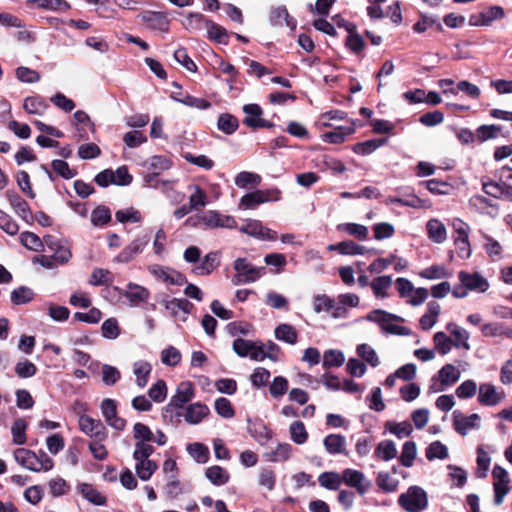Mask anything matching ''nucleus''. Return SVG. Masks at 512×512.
Returning a JSON list of instances; mask_svg holds the SVG:
<instances>
[{"mask_svg": "<svg viewBox=\"0 0 512 512\" xmlns=\"http://www.w3.org/2000/svg\"><path fill=\"white\" fill-rule=\"evenodd\" d=\"M80 430L93 439L106 440L108 432L104 424L88 415H81L79 418Z\"/></svg>", "mask_w": 512, "mask_h": 512, "instance_id": "obj_7", "label": "nucleus"}, {"mask_svg": "<svg viewBox=\"0 0 512 512\" xmlns=\"http://www.w3.org/2000/svg\"><path fill=\"white\" fill-rule=\"evenodd\" d=\"M313 311L317 314L325 312L333 319H339L336 315L337 298L333 299L326 294H316L312 299Z\"/></svg>", "mask_w": 512, "mask_h": 512, "instance_id": "obj_23", "label": "nucleus"}, {"mask_svg": "<svg viewBox=\"0 0 512 512\" xmlns=\"http://www.w3.org/2000/svg\"><path fill=\"white\" fill-rule=\"evenodd\" d=\"M502 130L500 125H481L476 129V138L479 142H485L498 137Z\"/></svg>", "mask_w": 512, "mask_h": 512, "instance_id": "obj_55", "label": "nucleus"}, {"mask_svg": "<svg viewBox=\"0 0 512 512\" xmlns=\"http://www.w3.org/2000/svg\"><path fill=\"white\" fill-rule=\"evenodd\" d=\"M142 22L146 23L149 28L161 32L169 30V19L162 12L145 11L139 16Z\"/></svg>", "mask_w": 512, "mask_h": 512, "instance_id": "obj_24", "label": "nucleus"}, {"mask_svg": "<svg viewBox=\"0 0 512 512\" xmlns=\"http://www.w3.org/2000/svg\"><path fill=\"white\" fill-rule=\"evenodd\" d=\"M236 274L232 278L234 285L254 283L265 274V267L255 266L247 258H237L233 263Z\"/></svg>", "mask_w": 512, "mask_h": 512, "instance_id": "obj_2", "label": "nucleus"}, {"mask_svg": "<svg viewBox=\"0 0 512 512\" xmlns=\"http://www.w3.org/2000/svg\"><path fill=\"white\" fill-rule=\"evenodd\" d=\"M337 230L347 233L358 240H366L368 238V228L357 223H341L337 225Z\"/></svg>", "mask_w": 512, "mask_h": 512, "instance_id": "obj_43", "label": "nucleus"}, {"mask_svg": "<svg viewBox=\"0 0 512 512\" xmlns=\"http://www.w3.org/2000/svg\"><path fill=\"white\" fill-rule=\"evenodd\" d=\"M14 458L18 464L33 472H38L37 454L31 450L18 448L14 451Z\"/></svg>", "mask_w": 512, "mask_h": 512, "instance_id": "obj_29", "label": "nucleus"}, {"mask_svg": "<svg viewBox=\"0 0 512 512\" xmlns=\"http://www.w3.org/2000/svg\"><path fill=\"white\" fill-rule=\"evenodd\" d=\"M323 445L329 455L348 456L346 438L341 434H329L323 440Z\"/></svg>", "mask_w": 512, "mask_h": 512, "instance_id": "obj_22", "label": "nucleus"}, {"mask_svg": "<svg viewBox=\"0 0 512 512\" xmlns=\"http://www.w3.org/2000/svg\"><path fill=\"white\" fill-rule=\"evenodd\" d=\"M427 235L435 243H443L447 239L445 225L438 219H430L426 224Z\"/></svg>", "mask_w": 512, "mask_h": 512, "instance_id": "obj_32", "label": "nucleus"}, {"mask_svg": "<svg viewBox=\"0 0 512 512\" xmlns=\"http://www.w3.org/2000/svg\"><path fill=\"white\" fill-rule=\"evenodd\" d=\"M205 31L208 34V38L221 44L228 42V33L225 28L209 20Z\"/></svg>", "mask_w": 512, "mask_h": 512, "instance_id": "obj_51", "label": "nucleus"}, {"mask_svg": "<svg viewBox=\"0 0 512 512\" xmlns=\"http://www.w3.org/2000/svg\"><path fill=\"white\" fill-rule=\"evenodd\" d=\"M292 450L289 443H279L274 449L265 453V458L269 462L286 461L291 457Z\"/></svg>", "mask_w": 512, "mask_h": 512, "instance_id": "obj_39", "label": "nucleus"}, {"mask_svg": "<svg viewBox=\"0 0 512 512\" xmlns=\"http://www.w3.org/2000/svg\"><path fill=\"white\" fill-rule=\"evenodd\" d=\"M480 426V416L473 413L469 416H465L459 410L453 412V427L457 433L465 436L469 431L478 429Z\"/></svg>", "mask_w": 512, "mask_h": 512, "instance_id": "obj_15", "label": "nucleus"}, {"mask_svg": "<svg viewBox=\"0 0 512 512\" xmlns=\"http://www.w3.org/2000/svg\"><path fill=\"white\" fill-rule=\"evenodd\" d=\"M374 454L381 460L390 461L396 457L397 448L392 440H383L378 443Z\"/></svg>", "mask_w": 512, "mask_h": 512, "instance_id": "obj_46", "label": "nucleus"}, {"mask_svg": "<svg viewBox=\"0 0 512 512\" xmlns=\"http://www.w3.org/2000/svg\"><path fill=\"white\" fill-rule=\"evenodd\" d=\"M149 241L150 237L147 234L136 237L114 258V262H130L132 259H134L135 256L143 252L144 248L148 245Z\"/></svg>", "mask_w": 512, "mask_h": 512, "instance_id": "obj_10", "label": "nucleus"}, {"mask_svg": "<svg viewBox=\"0 0 512 512\" xmlns=\"http://www.w3.org/2000/svg\"><path fill=\"white\" fill-rule=\"evenodd\" d=\"M387 143V138L382 139H370L364 142H359L354 145L353 151L362 156L369 155L377 150L379 147Z\"/></svg>", "mask_w": 512, "mask_h": 512, "instance_id": "obj_45", "label": "nucleus"}, {"mask_svg": "<svg viewBox=\"0 0 512 512\" xmlns=\"http://www.w3.org/2000/svg\"><path fill=\"white\" fill-rule=\"evenodd\" d=\"M239 123L235 116L229 113H223L219 116L217 127L227 135L233 134L238 129Z\"/></svg>", "mask_w": 512, "mask_h": 512, "instance_id": "obj_50", "label": "nucleus"}, {"mask_svg": "<svg viewBox=\"0 0 512 512\" xmlns=\"http://www.w3.org/2000/svg\"><path fill=\"white\" fill-rule=\"evenodd\" d=\"M392 283V276H378L370 282V287L377 299H385L389 296L387 291L392 286Z\"/></svg>", "mask_w": 512, "mask_h": 512, "instance_id": "obj_33", "label": "nucleus"}, {"mask_svg": "<svg viewBox=\"0 0 512 512\" xmlns=\"http://www.w3.org/2000/svg\"><path fill=\"white\" fill-rule=\"evenodd\" d=\"M151 172H158L169 170L172 167L170 158L162 155H155L150 157L144 164Z\"/></svg>", "mask_w": 512, "mask_h": 512, "instance_id": "obj_49", "label": "nucleus"}, {"mask_svg": "<svg viewBox=\"0 0 512 512\" xmlns=\"http://www.w3.org/2000/svg\"><path fill=\"white\" fill-rule=\"evenodd\" d=\"M154 451V448H148L142 445L138 446L137 450L133 452V459L136 462L135 472L142 481H148L158 469L157 463L149 459Z\"/></svg>", "mask_w": 512, "mask_h": 512, "instance_id": "obj_3", "label": "nucleus"}, {"mask_svg": "<svg viewBox=\"0 0 512 512\" xmlns=\"http://www.w3.org/2000/svg\"><path fill=\"white\" fill-rule=\"evenodd\" d=\"M503 399V394L490 383H482L479 386L478 402L484 406H495Z\"/></svg>", "mask_w": 512, "mask_h": 512, "instance_id": "obj_25", "label": "nucleus"}, {"mask_svg": "<svg viewBox=\"0 0 512 512\" xmlns=\"http://www.w3.org/2000/svg\"><path fill=\"white\" fill-rule=\"evenodd\" d=\"M44 242L51 250H54L53 257L55 259L56 264L63 265L70 260L72 255L69 248L60 245L54 237H45Z\"/></svg>", "mask_w": 512, "mask_h": 512, "instance_id": "obj_31", "label": "nucleus"}, {"mask_svg": "<svg viewBox=\"0 0 512 512\" xmlns=\"http://www.w3.org/2000/svg\"><path fill=\"white\" fill-rule=\"evenodd\" d=\"M398 504L407 512H421L428 505L427 493L419 486H410L399 496Z\"/></svg>", "mask_w": 512, "mask_h": 512, "instance_id": "obj_4", "label": "nucleus"}, {"mask_svg": "<svg viewBox=\"0 0 512 512\" xmlns=\"http://www.w3.org/2000/svg\"><path fill=\"white\" fill-rule=\"evenodd\" d=\"M365 319L369 322L376 323L382 332L387 334L409 336L412 333L408 327L398 324V322L404 321L402 317L382 309H376L369 312L365 316Z\"/></svg>", "mask_w": 512, "mask_h": 512, "instance_id": "obj_1", "label": "nucleus"}, {"mask_svg": "<svg viewBox=\"0 0 512 512\" xmlns=\"http://www.w3.org/2000/svg\"><path fill=\"white\" fill-rule=\"evenodd\" d=\"M23 108L29 114L41 115L47 108V104L41 97L31 96L25 98Z\"/></svg>", "mask_w": 512, "mask_h": 512, "instance_id": "obj_54", "label": "nucleus"}, {"mask_svg": "<svg viewBox=\"0 0 512 512\" xmlns=\"http://www.w3.org/2000/svg\"><path fill=\"white\" fill-rule=\"evenodd\" d=\"M195 396V388L192 382L182 381L178 384L176 393L173 395L167 405V408H182Z\"/></svg>", "mask_w": 512, "mask_h": 512, "instance_id": "obj_16", "label": "nucleus"}, {"mask_svg": "<svg viewBox=\"0 0 512 512\" xmlns=\"http://www.w3.org/2000/svg\"><path fill=\"white\" fill-rule=\"evenodd\" d=\"M148 270L155 278L168 285L182 286L187 284L185 275L169 267L153 264L149 266Z\"/></svg>", "mask_w": 512, "mask_h": 512, "instance_id": "obj_5", "label": "nucleus"}, {"mask_svg": "<svg viewBox=\"0 0 512 512\" xmlns=\"http://www.w3.org/2000/svg\"><path fill=\"white\" fill-rule=\"evenodd\" d=\"M355 132L354 123L351 121L348 125L338 126L333 131L326 132L323 140L331 144H340L346 140V137Z\"/></svg>", "mask_w": 512, "mask_h": 512, "instance_id": "obj_30", "label": "nucleus"}, {"mask_svg": "<svg viewBox=\"0 0 512 512\" xmlns=\"http://www.w3.org/2000/svg\"><path fill=\"white\" fill-rule=\"evenodd\" d=\"M219 264L217 253L210 252L204 256L200 264L192 269L196 275H209Z\"/></svg>", "mask_w": 512, "mask_h": 512, "instance_id": "obj_38", "label": "nucleus"}, {"mask_svg": "<svg viewBox=\"0 0 512 512\" xmlns=\"http://www.w3.org/2000/svg\"><path fill=\"white\" fill-rule=\"evenodd\" d=\"M113 281L112 273L109 270L95 268L88 283L92 286L108 285Z\"/></svg>", "mask_w": 512, "mask_h": 512, "instance_id": "obj_62", "label": "nucleus"}, {"mask_svg": "<svg viewBox=\"0 0 512 512\" xmlns=\"http://www.w3.org/2000/svg\"><path fill=\"white\" fill-rule=\"evenodd\" d=\"M270 21L273 25H283L284 23L291 27H295V22L289 18L288 11L285 7L273 8L270 12Z\"/></svg>", "mask_w": 512, "mask_h": 512, "instance_id": "obj_57", "label": "nucleus"}, {"mask_svg": "<svg viewBox=\"0 0 512 512\" xmlns=\"http://www.w3.org/2000/svg\"><path fill=\"white\" fill-rule=\"evenodd\" d=\"M205 476L215 486H223L230 480L229 472L219 465L208 467Z\"/></svg>", "mask_w": 512, "mask_h": 512, "instance_id": "obj_34", "label": "nucleus"}, {"mask_svg": "<svg viewBox=\"0 0 512 512\" xmlns=\"http://www.w3.org/2000/svg\"><path fill=\"white\" fill-rule=\"evenodd\" d=\"M246 114L243 123L250 128H270L273 126L269 121L261 118L262 108L258 104H246L243 106Z\"/></svg>", "mask_w": 512, "mask_h": 512, "instance_id": "obj_17", "label": "nucleus"}, {"mask_svg": "<svg viewBox=\"0 0 512 512\" xmlns=\"http://www.w3.org/2000/svg\"><path fill=\"white\" fill-rule=\"evenodd\" d=\"M360 298L353 293H343L337 296V308L335 309L336 315L339 319H345L349 315V307H358Z\"/></svg>", "mask_w": 512, "mask_h": 512, "instance_id": "obj_27", "label": "nucleus"}, {"mask_svg": "<svg viewBox=\"0 0 512 512\" xmlns=\"http://www.w3.org/2000/svg\"><path fill=\"white\" fill-rule=\"evenodd\" d=\"M460 376L461 372L457 367H455L453 364H445L438 371V380L441 384V387H434V385H431L430 389H433L435 392L443 391L446 387L452 386L458 382Z\"/></svg>", "mask_w": 512, "mask_h": 512, "instance_id": "obj_19", "label": "nucleus"}, {"mask_svg": "<svg viewBox=\"0 0 512 512\" xmlns=\"http://www.w3.org/2000/svg\"><path fill=\"white\" fill-rule=\"evenodd\" d=\"M133 437L136 440L134 450H137L138 446H144L148 448H154L150 442L154 440V433L151 429L143 423H135L133 426Z\"/></svg>", "mask_w": 512, "mask_h": 512, "instance_id": "obj_28", "label": "nucleus"}, {"mask_svg": "<svg viewBox=\"0 0 512 512\" xmlns=\"http://www.w3.org/2000/svg\"><path fill=\"white\" fill-rule=\"evenodd\" d=\"M505 12L500 6H491L482 11L479 15L470 17V25L472 26H489L495 20L502 19Z\"/></svg>", "mask_w": 512, "mask_h": 512, "instance_id": "obj_21", "label": "nucleus"}, {"mask_svg": "<svg viewBox=\"0 0 512 512\" xmlns=\"http://www.w3.org/2000/svg\"><path fill=\"white\" fill-rule=\"evenodd\" d=\"M233 350L240 357H250L255 361H263L264 354L260 347V342H253L242 338H237L233 342Z\"/></svg>", "mask_w": 512, "mask_h": 512, "instance_id": "obj_9", "label": "nucleus"}, {"mask_svg": "<svg viewBox=\"0 0 512 512\" xmlns=\"http://www.w3.org/2000/svg\"><path fill=\"white\" fill-rule=\"evenodd\" d=\"M289 433L291 440L298 445L306 443L308 439V432L304 423L301 421H294L291 423Z\"/></svg>", "mask_w": 512, "mask_h": 512, "instance_id": "obj_56", "label": "nucleus"}, {"mask_svg": "<svg viewBox=\"0 0 512 512\" xmlns=\"http://www.w3.org/2000/svg\"><path fill=\"white\" fill-rule=\"evenodd\" d=\"M275 338L287 344L294 345L297 343L298 333L290 324H280L275 328Z\"/></svg>", "mask_w": 512, "mask_h": 512, "instance_id": "obj_40", "label": "nucleus"}, {"mask_svg": "<svg viewBox=\"0 0 512 512\" xmlns=\"http://www.w3.org/2000/svg\"><path fill=\"white\" fill-rule=\"evenodd\" d=\"M440 310V305L435 301H430L427 304V313L422 315L419 321L423 330L431 329L436 324Z\"/></svg>", "mask_w": 512, "mask_h": 512, "instance_id": "obj_37", "label": "nucleus"}, {"mask_svg": "<svg viewBox=\"0 0 512 512\" xmlns=\"http://www.w3.org/2000/svg\"><path fill=\"white\" fill-rule=\"evenodd\" d=\"M241 233L255 237L260 240L275 241L277 233L263 226L259 220L250 219L239 228Z\"/></svg>", "mask_w": 512, "mask_h": 512, "instance_id": "obj_11", "label": "nucleus"}, {"mask_svg": "<svg viewBox=\"0 0 512 512\" xmlns=\"http://www.w3.org/2000/svg\"><path fill=\"white\" fill-rule=\"evenodd\" d=\"M357 354L372 367H377L380 363L376 351L368 344H360L357 346Z\"/></svg>", "mask_w": 512, "mask_h": 512, "instance_id": "obj_60", "label": "nucleus"}, {"mask_svg": "<svg viewBox=\"0 0 512 512\" xmlns=\"http://www.w3.org/2000/svg\"><path fill=\"white\" fill-rule=\"evenodd\" d=\"M186 451L199 464L207 463L210 457L208 447L200 442L188 444Z\"/></svg>", "mask_w": 512, "mask_h": 512, "instance_id": "obj_41", "label": "nucleus"}, {"mask_svg": "<svg viewBox=\"0 0 512 512\" xmlns=\"http://www.w3.org/2000/svg\"><path fill=\"white\" fill-rule=\"evenodd\" d=\"M492 476L494 478V502L496 505H500L509 492V476L507 471L498 465L493 468Z\"/></svg>", "mask_w": 512, "mask_h": 512, "instance_id": "obj_13", "label": "nucleus"}, {"mask_svg": "<svg viewBox=\"0 0 512 512\" xmlns=\"http://www.w3.org/2000/svg\"><path fill=\"white\" fill-rule=\"evenodd\" d=\"M261 182V176L259 174L242 171L235 177V185L239 188H247L250 186H257Z\"/></svg>", "mask_w": 512, "mask_h": 512, "instance_id": "obj_58", "label": "nucleus"}, {"mask_svg": "<svg viewBox=\"0 0 512 512\" xmlns=\"http://www.w3.org/2000/svg\"><path fill=\"white\" fill-rule=\"evenodd\" d=\"M497 180L482 181L483 191L496 199L506 200L512 202V191H510L507 183L501 175H497Z\"/></svg>", "mask_w": 512, "mask_h": 512, "instance_id": "obj_8", "label": "nucleus"}, {"mask_svg": "<svg viewBox=\"0 0 512 512\" xmlns=\"http://www.w3.org/2000/svg\"><path fill=\"white\" fill-rule=\"evenodd\" d=\"M342 478L344 484L354 488L361 496L365 495L371 487V482L359 470L346 468L342 471Z\"/></svg>", "mask_w": 512, "mask_h": 512, "instance_id": "obj_6", "label": "nucleus"}, {"mask_svg": "<svg viewBox=\"0 0 512 512\" xmlns=\"http://www.w3.org/2000/svg\"><path fill=\"white\" fill-rule=\"evenodd\" d=\"M200 221L209 228H236L237 222L234 217L220 214L218 211L209 210L200 216Z\"/></svg>", "mask_w": 512, "mask_h": 512, "instance_id": "obj_14", "label": "nucleus"}, {"mask_svg": "<svg viewBox=\"0 0 512 512\" xmlns=\"http://www.w3.org/2000/svg\"><path fill=\"white\" fill-rule=\"evenodd\" d=\"M481 332L486 337L506 336L512 337V330L502 323H487L481 327Z\"/></svg>", "mask_w": 512, "mask_h": 512, "instance_id": "obj_53", "label": "nucleus"}, {"mask_svg": "<svg viewBox=\"0 0 512 512\" xmlns=\"http://www.w3.org/2000/svg\"><path fill=\"white\" fill-rule=\"evenodd\" d=\"M111 221V211L104 205L97 206L91 213V223L95 227H103Z\"/></svg>", "mask_w": 512, "mask_h": 512, "instance_id": "obj_52", "label": "nucleus"}, {"mask_svg": "<svg viewBox=\"0 0 512 512\" xmlns=\"http://www.w3.org/2000/svg\"><path fill=\"white\" fill-rule=\"evenodd\" d=\"M152 371V365L145 360H138L133 364V374L136 376V384L144 388L148 383L149 375Z\"/></svg>", "mask_w": 512, "mask_h": 512, "instance_id": "obj_36", "label": "nucleus"}, {"mask_svg": "<svg viewBox=\"0 0 512 512\" xmlns=\"http://www.w3.org/2000/svg\"><path fill=\"white\" fill-rule=\"evenodd\" d=\"M210 413L207 405L196 402L187 406L183 417L185 421L191 425H197Z\"/></svg>", "mask_w": 512, "mask_h": 512, "instance_id": "obj_26", "label": "nucleus"}, {"mask_svg": "<svg viewBox=\"0 0 512 512\" xmlns=\"http://www.w3.org/2000/svg\"><path fill=\"white\" fill-rule=\"evenodd\" d=\"M460 283L466 287V290L485 292L489 288L488 281L479 273H468L460 271L458 273Z\"/></svg>", "mask_w": 512, "mask_h": 512, "instance_id": "obj_18", "label": "nucleus"}, {"mask_svg": "<svg viewBox=\"0 0 512 512\" xmlns=\"http://www.w3.org/2000/svg\"><path fill=\"white\" fill-rule=\"evenodd\" d=\"M251 436L260 444L266 445L272 438V431L263 423H256L249 429Z\"/></svg>", "mask_w": 512, "mask_h": 512, "instance_id": "obj_59", "label": "nucleus"}, {"mask_svg": "<svg viewBox=\"0 0 512 512\" xmlns=\"http://www.w3.org/2000/svg\"><path fill=\"white\" fill-rule=\"evenodd\" d=\"M320 486L325 489L336 491L343 483L342 472L336 471L323 472L318 476Z\"/></svg>", "mask_w": 512, "mask_h": 512, "instance_id": "obj_35", "label": "nucleus"}, {"mask_svg": "<svg viewBox=\"0 0 512 512\" xmlns=\"http://www.w3.org/2000/svg\"><path fill=\"white\" fill-rule=\"evenodd\" d=\"M385 429L399 439L408 437L413 431L412 425L408 421H387L385 423Z\"/></svg>", "mask_w": 512, "mask_h": 512, "instance_id": "obj_47", "label": "nucleus"}, {"mask_svg": "<svg viewBox=\"0 0 512 512\" xmlns=\"http://www.w3.org/2000/svg\"><path fill=\"white\" fill-rule=\"evenodd\" d=\"M34 298V292L32 289L21 286L17 289H14L11 292V302L15 305H23L29 303Z\"/></svg>", "mask_w": 512, "mask_h": 512, "instance_id": "obj_61", "label": "nucleus"}, {"mask_svg": "<svg viewBox=\"0 0 512 512\" xmlns=\"http://www.w3.org/2000/svg\"><path fill=\"white\" fill-rule=\"evenodd\" d=\"M171 97L177 102H180L188 107L196 108L199 110H206L211 107V103L209 101L202 98L194 97L189 94L177 96L175 93H173Z\"/></svg>", "mask_w": 512, "mask_h": 512, "instance_id": "obj_48", "label": "nucleus"}, {"mask_svg": "<svg viewBox=\"0 0 512 512\" xmlns=\"http://www.w3.org/2000/svg\"><path fill=\"white\" fill-rule=\"evenodd\" d=\"M209 19L201 13H189L183 22V26L190 32L205 30Z\"/></svg>", "mask_w": 512, "mask_h": 512, "instance_id": "obj_42", "label": "nucleus"}, {"mask_svg": "<svg viewBox=\"0 0 512 512\" xmlns=\"http://www.w3.org/2000/svg\"><path fill=\"white\" fill-rule=\"evenodd\" d=\"M345 361L344 354L340 350L330 349L323 355V366L325 368L340 367Z\"/></svg>", "mask_w": 512, "mask_h": 512, "instance_id": "obj_64", "label": "nucleus"}, {"mask_svg": "<svg viewBox=\"0 0 512 512\" xmlns=\"http://www.w3.org/2000/svg\"><path fill=\"white\" fill-rule=\"evenodd\" d=\"M264 203L261 194L257 190L247 193L241 197L239 202V209L250 210L256 209L260 204Z\"/></svg>", "mask_w": 512, "mask_h": 512, "instance_id": "obj_63", "label": "nucleus"}, {"mask_svg": "<svg viewBox=\"0 0 512 512\" xmlns=\"http://www.w3.org/2000/svg\"><path fill=\"white\" fill-rule=\"evenodd\" d=\"M100 409L106 423L115 430L122 431L126 421L117 414V403L115 400L106 398L101 402Z\"/></svg>", "mask_w": 512, "mask_h": 512, "instance_id": "obj_12", "label": "nucleus"}, {"mask_svg": "<svg viewBox=\"0 0 512 512\" xmlns=\"http://www.w3.org/2000/svg\"><path fill=\"white\" fill-rule=\"evenodd\" d=\"M121 294L129 300L131 307L139 306L150 297V291L146 287L132 282L126 285V289Z\"/></svg>", "mask_w": 512, "mask_h": 512, "instance_id": "obj_20", "label": "nucleus"}, {"mask_svg": "<svg viewBox=\"0 0 512 512\" xmlns=\"http://www.w3.org/2000/svg\"><path fill=\"white\" fill-rule=\"evenodd\" d=\"M191 194L189 196L190 209L198 210L207 205L208 197L206 192L198 185L189 186Z\"/></svg>", "mask_w": 512, "mask_h": 512, "instance_id": "obj_44", "label": "nucleus"}]
</instances>
